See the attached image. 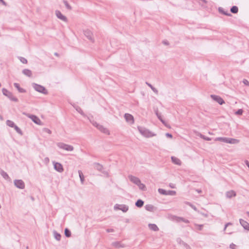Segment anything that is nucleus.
Wrapping results in <instances>:
<instances>
[{"mask_svg": "<svg viewBox=\"0 0 249 249\" xmlns=\"http://www.w3.org/2000/svg\"><path fill=\"white\" fill-rule=\"evenodd\" d=\"M0 2H1L3 3H4V2L3 1V0H0Z\"/></svg>", "mask_w": 249, "mask_h": 249, "instance_id": "obj_37", "label": "nucleus"}, {"mask_svg": "<svg viewBox=\"0 0 249 249\" xmlns=\"http://www.w3.org/2000/svg\"><path fill=\"white\" fill-rule=\"evenodd\" d=\"M149 227L151 230L154 231H157L159 230V228L155 224H149Z\"/></svg>", "mask_w": 249, "mask_h": 249, "instance_id": "obj_16", "label": "nucleus"}, {"mask_svg": "<svg viewBox=\"0 0 249 249\" xmlns=\"http://www.w3.org/2000/svg\"><path fill=\"white\" fill-rule=\"evenodd\" d=\"M9 97L13 101H14L15 102L18 101V99L17 98H16L15 97H12V95H11L10 97Z\"/></svg>", "mask_w": 249, "mask_h": 249, "instance_id": "obj_28", "label": "nucleus"}, {"mask_svg": "<svg viewBox=\"0 0 249 249\" xmlns=\"http://www.w3.org/2000/svg\"><path fill=\"white\" fill-rule=\"evenodd\" d=\"M2 92L3 94L8 97H10V96L12 95V94L10 92H9L7 89H2Z\"/></svg>", "mask_w": 249, "mask_h": 249, "instance_id": "obj_20", "label": "nucleus"}, {"mask_svg": "<svg viewBox=\"0 0 249 249\" xmlns=\"http://www.w3.org/2000/svg\"><path fill=\"white\" fill-rule=\"evenodd\" d=\"M15 185L18 188L23 189L24 188V183L21 180H16L15 181Z\"/></svg>", "mask_w": 249, "mask_h": 249, "instance_id": "obj_4", "label": "nucleus"}, {"mask_svg": "<svg viewBox=\"0 0 249 249\" xmlns=\"http://www.w3.org/2000/svg\"><path fill=\"white\" fill-rule=\"evenodd\" d=\"M227 196L229 197H231L235 196V193L233 191H230L227 192Z\"/></svg>", "mask_w": 249, "mask_h": 249, "instance_id": "obj_17", "label": "nucleus"}, {"mask_svg": "<svg viewBox=\"0 0 249 249\" xmlns=\"http://www.w3.org/2000/svg\"><path fill=\"white\" fill-rule=\"evenodd\" d=\"M243 113V110L241 109H240L239 110H238L236 112H235V114L236 115H242Z\"/></svg>", "mask_w": 249, "mask_h": 249, "instance_id": "obj_27", "label": "nucleus"}, {"mask_svg": "<svg viewBox=\"0 0 249 249\" xmlns=\"http://www.w3.org/2000/svg\"><path fill=\"white\" fill-rule=\"evenodd\" d=\"M23 73L25 75H26L29 77H30L32 75V71L30 70H28V69H25V70H23Z\"/></svg>", "mask_w": 249, "mask_h": 249, "instance_id": "obj_15", "label": "nucleus"}, {"mask_svg": "<svg viewBox=\"0 0 249 249\" xmlns=\"http://www.w3.org/2000/svg\"><path fill=\"white\" fill-rule=\"evenodd\" d=\"M243 83H244V84L246 85H249V81L247 80H243Z\"/></svg>", "mask_w": 249, "mask_h": 249, "instance_id": "obj_29", "label": "nucleus"}, {"mask_svg": "<svg viewBox=\"0 0 249 249\" xmlns=\"http://www.w3.org/2000/svg\"><path fill=\"white\" fill-rule=\"evenodd\" d=\"M60 237H61L60 235L58 234V235L56 236V239H57L59 240V239H60Z\"/></svg>", "mask_w": 249, "mask_h": 249, "instance_id": "obj_33", "label": "nucleus"}, {"mask_svg": "<svg viewBox=\"0 0 249 249\" xmlns=\"http://www.w3.org/2000/svg\"><path fill=\"white\" fill-rule=\"evenodd\" d=\"M54 167L56 170L59 172H61L63 170V168L62 165L59 163H54Z\"/></svg>", "mask_w": 249, "mask_h": 249, "instance_id": "obj_7", "label": "nucleus"}, {"mask_svg": "<svg viewBox=\"0 0 249 249\" xmlns=\"http://www.w3.org/2000/svg\"><path fill=\"white\" fill-rule=\"evenodd\" d=\"M216 140L230 143H236L238 142V141L237 140L233 139H227L226 138H217L216 139Z\"/></svg>", "mask_w": 249, "mask_h": 249, "instance_id": "obj_2", "label": "nucleus"}, {"mask_svg": "<svg viewBox=\"0 0 249 249\" xmlns=\"http://www.w3.org/2000/svg\"><path fill=\"white\" fill-rule=\"evenodd\" d=\"M171 159H172L173 162H174L175 164L179 165H181V162L178 158L175 157H172L171 158Z\"/></svg>", "mask_w": 249, "mask_h": 249, "instance_id": "obj_10", "label": "nucleus"}, {"mask_svg": "<svg viewBox=\"0 0 249 249\" xmlns=\"http://www.w3.org/2000/svg\"><path fill=\"white\" fill-rule=\"evenodd\" d=\"M130 180L136 184L138 185L141 181L140 179L135 177L131 176L129 177Z\"/></svg>", "mask_w": 249, "mask_h": 249, "instance_id": "obj_12", "label": "nucleus"}, {"mask_svg": "<svg viewBox=\"0 0 249 249\" xmlns=\"http://www.w3.org/2000/svg\"><path fill=\"white\" fill-rule=\"evenodd\" d=\"M65 234L67 237H70L71 236V232L68 229H65Z\"/></svg>", "mask_w": 249, "mask_h": 249, "instance_id": "obj_23", "label": "nucleus"}, {"mask_svg": "<svg viewBox=\"0 0 249 249\" xmlns=\"http://www.w3.org/2000/svg\"><path fill=\"white\" fill-rule=\"evenodd\" d=\"M241 224L246 230H249V224L244 220H240Z\"/></svg>", "mask_w": 249, "mask_h": 249, "instance_id": "obj_9", "label": "nucleus"}, {"mask_svg": "<svg viewBox=\"0 0 249 249\" xmlns=\"http://www.w3.org/2000/svg\"><path fill=\"white\" fill-rule=\"evenodd\" d=\"M143 205V202L142 200H138L136 203V205L138 207H141Z\"/></svg>", "mask_w": 249, "mask_h": 249, "instance_id": "obj_21", "label": "nucleus"}, {"mask_svg": "<svg viewBox=\"0 0 249 249\" xmlns=\"http://www.w3.org/2000/svg\"><path fill=\"white\" fill-rule=\"evenodd\" d=\"M166 136L170 138H171L172 137V135L169 134V133H167L166 134Z\"/></svg>", "mask_w": 249, "mask_h": 249, "instance_id": "obj_32", "label": "nucleus"}, {"mask_svg": "<svg viewBox=\"0 0 249 249\" xmlns=\"http://www.w3.org/2000/svg\"><path fill=\"white\" fill-rule=\"evenodd\" d=\"M97 128L104 132V133L109 134V131L106 128H104L102 125H97Z\"/></svg>", "mask_w": 249, "mask_h": 249, "instance_id": "obj_11", "label": "nucleus"}, {"mask_svg": "<svg viewBox=\"0 0 249 249\" xmlns=\"http://www.w3.org/2000/svg\"><path fill=\"white\" fill-rule=\"evenodd\" d=\"M56 16L60 19L64 20V21H66V18L59 11H56Z\"/></svg>", "mask_w": 249, "mask_h": 249, "instance_id": "obj_13", "label": "nucleus"}, {"mask_svg": "<svg viewBox=\"0 0 249 249\" xmlns=\"http://www.w3.org/2000/svg\"><path fill=\"white\" fill-rule=\"evenodd\" d=\"M229 224H226V225L225 227V230H226V229L227 228V226H228V225Z\"/></svg>", "mask_w": 249, "mask_h": 249, "instance_id": "obj_36", "label": "nucleus"}, {"mask_svg": "<svg viewBox=\"0 0 249 249\" xmlns=\"http://www.w3.org/2000/svg\"><path fill=\"white\" fill-rule=\"evenodd\" d=\"M28 117L36 124H41V122L40 120L35 115H28Z\"/></svg>", "mask_w": 249, "mask_h": 249, "instance_id": "obj_5", "label": "nucleus"}, {"mask_svg": "<svg viewBox=\"0 0 249 249\" xmlns=\"http://www.w3.org/2000/svg\"><path fill=\"white\" fill-rule=\"evenodd\" d=\"M231 12H232V13H234V14H236L238 12V8L237 6H233L231 7Z\"/></svg>", "mask_w": 249, "mask_h": 249, "instance_id": "obj_18", "label": "nucleus"}, {"mask_svg": "<svg viewBox=\"0 0 249 249\" xmlns=\"http://www.w3.org/2000/svg\"><path fill=\"white\" fill-rule=\"evenodd\" d=\"M158 191L160 194L167 195V192H166V191H165L164 190L162 189H159Z\"/></svg>", "mask_w": 249, "mask_h": 249, "instance_id": "obj_24", "label": "nucleus"}, {"mask_svg": "<svg viewBox=\"0 0 249 249\" xmlns=\"http://www.w3.org/2000/svg\"><path fill=\"white\" fill-rule=\"evenodd\" d=\"M211 98L213 100H214L215 101H216L220 105H222V104H224V103H225L224 100H223V99H222L220 97H219L218 96L214 95H212L211 96Z\"/></svg>", "mask_w": 249, "mask_h": 249, "instance_id": "obj_3", "label": "nucleus"}, {"mask_svg": "<svg viewBox=\"0 0 249 249\" xmlns=\"http://www.w3.org/2000/svg\"><path fill=\"white\" fill-rule=\"evenodd\" d=\"M79 176H80L81 180L83 181V178H84L83 175H82V174L81 173L79 172Z\"/></svg>", "mask_w": 249, "mask_h": 249, "instance_id": "obj_31", "label": "nucleus"}, {"mask_svg": "<svg viewBox=\"0 0 249 249\" xmlns=\"http://www.w3.org/2000/svg\"><path fill=\"white\" fill-rule=\"evenodd\" d=\"M176 194V192L174 191H169L167 192V195H171L173 196Z\"/></svg>", "mask_w": 249, "mask_h": 249, "instance_id": "obj_25", "label": "nucleus"}, {"mask_svg": "<svg viewBox=\"0 0 249 249\" xmlns=\"http://www.w3.org/2000/svg\"><path fill=\"white\" fill-rule=\"evenodd\" d=\"M124 117L126 121L128 123L132 124L134 123V118L132 115L129 114H125Z\"/></svg>", "mask_w": 249, "mask_h": 249, "instance_id": "obj_6", "label": "nucleus"}, {"mask_svg": "<svg viewBox=\"0 0 249 249\" xmlns=\"http://www.w3.org/2000/svg\"><path fill=\"white\" fill-rule=\"evenodd\" d=\"M14 86L18 89V91L19 92L24 93V92H26L25 89H23L22 88H20L19 86V85L18 84L15 83Z\"/></svg>", "mask_w": 249, "mask_h": 249, "instance_id": "obj_14", "label": "nucleus"}, {"mask_svg": "<svg viewBox=\"0 0 249 249\" xmlns=\"http://www.w3.org/2000/svg\"><path fill=\"white\" fill-rule=\"evenodd\" d=\"M6 124L9 126L11 127H14L15 125L13 121H10V120H7L6 121Z\"/></svg>", "mask_w": 249, "mask_h": 249, "instance_id": "obj_19", "label": "nucleus"}, {"mask_svg": "<svg viewBox=\"0 0 249 249\" xmlns=\"http://www.w3.org/2000/svg\"><path fill=\"white\" fill-rule=\"evenodd\" d=\"M60 146L61 148L68 151H71L73 149V147L72 146L65 144H61Z\"/></svg>", "mask_w": 249, "mask_h": 249, "instance_id": "obj_8", "label": "nucleus"}, {"mask_svg": "<svg viewBox=\"0 0 249 249\" xmlns=\"http://www.w3.org/2000/svg\"><path fill=\"white\" fill-rule=\"evenodd\" d=\"M65 5L68 8H69V9L71 8L70 6L69 5V4L67 2L65 3Z\"/></svg>", "mask_w": 249, "mask_h": 249, "instance_id": "obj_34", "label": "nucleus"}, {"mask_svg": "<svg viewBox=\"0 0 249 249\" xmlns=\"http://www.w3.org/2000/svg\"><path fill=\"white\" fill-rule=\"evenodd\" d=\"M247 213H248V215L249 216V212H248Z\"/></svg>", "mask_w": 249, "mask_h": 249, "instance_id": "obj_38", "label": "nucleus"}, {"mask_svg": "<svg viewBox=\"0 0 249 249\" xmlns=\"http://www.w3.org/2000/svg\"><path fill=\"white\" fill-rule=\"evenodd\" d=\"M137 185L139 186V188L142 190H145L146 189L145 185L141 183V182Z\"/></svg>", "mask_w": 249, "mask_h": 249, "instance_id": "obj_22", "label": "nucleus"}, {"mask_svg": "<svg viewBox=\"0 0 249 249\" xmlns=\"http://www.w3.org/2000/svg\"><path fill=\"white\" fill-rule=\"evenodd\" d=\"M14 128H15V129L16 130V131L19 134H21V130L17 125H15V126L14 127Z\"/></svg>", "mask_w": 249, "mask_h": 249, "instance_id": "obj_26", "label": "nucleus"}, {"mask_svg": "<svg viewBox=\"0 0 249 249\" xmlns=\"http://www.w3.org/2000/svg\"><path fill=\"white\" fill-rule=\"evenodd\" d=\"M246 163L247 165L248 166V167L249 168V162L248 160H247V161H246Z\"/></svg>", "mask_w": 249, "mask_h": 249, "instance_id": "obj_35", "label": "nucleus"}, {"mask_svg": "<svg viewBox=\"0 0 249 249\" xmlns=\"http://www.w3.org/2000/svg\"><path fill=\"white\" fill-rule=\"evenodd\" d=\"M33 87L38 92L44 94H47L48 93L47 89L41 85L35 84H34Z\"/></svg>", "mask_w": 249, "mask_h": 249, "instance_id": "obj_1", "label": "nucleus"}, {"mask_svg": "<svg viewBox=\"0 0 249 249\" xmlns=\"http://www.w3.org/2000/svg\"><path fill=\"white\" fill-rule=\"evenodd\" d=\"M21 62L23 63H25L26 64L27 62V60L26 59H25V58H23L21 59Z\"/></svg>", "mask_w": 249, "mask_h": 249, "instance_id": "obj_30", "label": "nucleus"}]
</instances>
